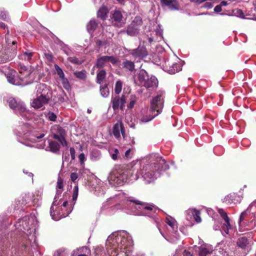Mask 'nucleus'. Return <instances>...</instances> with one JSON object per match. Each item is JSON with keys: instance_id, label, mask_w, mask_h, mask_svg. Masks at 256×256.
Listing matches in <instances>:
<instances>
[{"instance_id": "603ef678", "label": "nucleus", "mask_w": 256, "mask_h": 256, "mask_svg": "<svg viewBox=\"0 0 256 256\" xmlns=\"http://www.w3.org/2000/svg\"><path fill=\"white\" fill-rule=\"evenodd\" d=\"M0 18L4 20H6L8 16L4 12H2L0 14Z\"/></svg>"}, {"instance_id": "ea45409f", "label": "nucleus", "mask_w": 256, "mask_h": 256, "mask_svg": "<svg viewBox=\"0 0 256 256\" xmlns=\"http://www.w3.org/2000/svg\"><path fill=\"white\" fill-rule=\"evenodd\" d=\"M194 217L197 222H201V218L200 217V212L198 210L194 211Z\"/></svg>"}, {"instance_id": "774afa93", "label": "nucleus", "mask_w": 256, "mask_h": 256, "mask_svg": "<svg viewBox=\"0 0 256 256\" xmlns=\"http://www.w3.org/2000/svg\"><path fill=\"white\" fill-rule=\"evenodd\" d=\"M62 191L60 190H57V192L56 194H60L62 193Z\"/></svg>"}, {"instance_id": "052dcab7", "label": "nucleus", "mask_w": 256, "mask_h": 256, "mask_svg": "<svg viewBox=\"0 0 256 256\" xmlns=\"http://www.w3.org/2000/svg\"><path fill=\"white\" fill-rule=\"evenodd\" d=\"M0 28L2 29H5L6 26L4 22H0Z\"/></svg>"}, {"instance_id": "8fccbe9b", "label": "nucleus", "mask_w": 256, "mask_h": 256, "mask_svg": "<svg viewBox=\"0 0 256 256\" xmlns=\"http://www.w3.org/2000/svg\"><path fill=\"white\" fill-rule=\"evenodd\" d=\"M70 154L72 159L74 160L75 158H76V155H75L76 152H75L74 148H70Z\"/></svg>"}, {"instance_id": "6e6d98bb", "label": "nucleus", "mask_w": 256, "mask_h": 256, "mask_svg": "<svg viewBox=\"0 0 256 256\" xmlns=\"http://www.w3.org/2000/svg\"><path fill=\"white\" fill-rule=\"evenodd\" d=\"M63 139H64V140H60L59 142L62 144V145L63 146H68V142L66 140V138L64 137V136H63Z\"/></svg>"}, {"instance_id": "13d9d810", "label": "nucleus", "mask_w": 256, "mask_h": 256, "mask_svg": "<svg viewBox=\"0 0 256 256\" xmlns=\"http://www.w3.org/2000/svg\"><path fill=\"white\" fill-rule=\"evenodd\" d=\"M183 256H193L192 254L188 250H184L183 252Z\"/></svg>"}, {"instance_id": "412c9836", "label": "nucleus", "mask_w": 256, "mask_h": 256, "mask_svg": "<svg viewBox=\"0 0 256 256\" xmlns=\"http://www.w3.org/2000/svg\"><path fill=\"white\" fill-rule=\"evenodd\" d=\"M14 110L16 113L20 114L22 117H26V114L28 113L26 106L22 102L19 103V104H18L16 108Z\"/></svg>"}, {"instance_id": "a211bd4d", "label": "nucleus", "mask_w": 256, "mask_h": 256, "mask_svg": "<svg viewBox=\"0 0 256 256\" xmlns=\"http://www.w3.org/2000/svg\"><path fill=\"white\" fill-rule=\"evenodd\" d=\"M255 207L252 206H250L246 210L242 212L240 216L239 222L241 223L246 218L251 214H254V209Z\"/></svg>"}, {"instance_id": "3c124183", "label": "nucleus", "mask_w": 256, "mask_h": 256, "mask_svg": "<svg viewBox=\"0 0 256 256\" xmlns=\"http://www.w3.org/2000/svg\"><path fill=\"white\" fill-rule=\"evenodd\" d=\"M136 103V100H132L130 101L129 104L128 105V108H130V109L134 107Z\"/></svg>"}, {"instance_id": "e2e57ef3", "label": "nucleus", "mask_w": 256, "mask_h": 256, "mask_svg": "<svg viewBox=\"0 0 256 256\" xmlns=\"http://www.w3.org/2000/svg\"><path fill=\"white\" fill-rule=\"evenodd\" d=\"M254 222V226H252V228H254L256 226V220L254 219H253L250 222V223L251 224H252V223Z\"/></svg>"}, {"instance_id": "423d86ee", "label": "nucleus", "mask_w": 256, "mask_h": 256, "mask_svg": "<svg viewBox=\"0 0 256 256\" xmlns=\"http://www.w3.org/2000/svg\"><path fill=\"white\" fill-rule=\"evenodd\" d=\"M142 24L143 22L141 16H136L134 17L131 23L128 26L126 30L128 35L133 36L138 34Z\"/></svg>"}, {"instance_id": "f3484780", "label": "nucleus", "mask_w": 256, "mask_h": 256, "mask_svg": "<svg viewBox=\"0 0 256 256\" xmlns=\"http://www.w3.org/2000/svg\"><path fill=\"white\" fill-rule=\"evenodd\" d=\"M30 74V72L28 69L19 70L18 76L20 81L24 83V85L28 84V79Z\"/></svg>"}, {"instance_id": "7ed1b4c3", "label": "nucleus", "mask_w": 256, "mask_h": 256, "mask_svg": "<svg viewBox=\"0 0 256 256\" xmlns=\"http://www.w3.org/2000/svg\"><path fill=\"white\" fill-rule=\"evenodd\" d=\"M164 100L162 94H158L154 97L150 104V110L152 112H156V114L153 116H144L142 118L143 122H148L152 120L156 116L160 114L164 107Z\"/></svg>"}, {"instance_id": "9b49d317", "label": "nucleus", "mask_w": 256, "mask_h": 256, "mask_svg": "<svg viewBox=\"0 0 256 256\" xmlns=\"http://www.w3.org/2000/svg\"><path fill=\"white\" fill-rule=\"evenodd\" d=\"M112 107L114 110H116L120 108L124 110L126 102V98L124 94L120 97L118 96H116L112 98Z\"/></svg>"}, {"instance_id": "0e129e2a", "label": "nucleus", "mask_w": 256, "mask_h": 256, "mask_svg": "<svg viewBox=\"0 0 256 256\" xmlns=\"http://www.w3.org/2000/svg\"><path fill=\"white\" fill-rule=\"evenodd\" d=\"M20 66V70H22V69H28V68L25 66H22L20 64H19Z\"/></svg>"}, {"instance_id": "37998d69", "label": "nucleus", "mask_w": 256, "mask_h": 256, "mask_svg": "<svg viewBox=\"0 0 256 256\" xmlns=\"http://www.w3.org/2000/svg\"><path fill=\"white\" fill-rule=\"evenodd\" d=\"M78 158L80 160V162L81 165L84 164V162L86 160L85 155L84 153H81L78 156Z\"/></svg>"}, {"instance_id": "4c0bfd02", "label": "nucleus", "mask_w": 256, "mask_h": 256, "mask_svg": "<svg viewBox=\"0 0 256 256\" xmlns=\"http://www.w3.org/2000/svg\"><path fill=\"white\" fill-rule=\"evenodd\" d=\"M100 92L102 96L104 97H106L108 96L109 94V91L108 90V88L107 86H105L100 88Z\"/></svg>"}, {"instance_id": "a19ab883", "label": "nucleus", "mask_w": 256, "mask_h": 256, "mask_svg": "<svg viewBox=\"0 0 256 256\" xmlns=\"http://www.w3.org/2000/svg\"><path fill=\"white\" fill-rule=\"evenodd\" d=\"M234 11V14L236 16L241 18H244V14L242 10L236 9Z\"/></svg>"}, {"instance_id": "680f3d73", "label": "nucleus", "mask_w": 256, "mask_h": 256, "mask_svg": "<svg viewBox=\"0 0 256 256\" xmlns=\"http://www.w3.org/2000/svg\"><path fill=\"white\" fill-rule=\"evenodd\" d=\"M220 5L221 6H226L228 5V2L226 1L223 0L220 2Z\"/></svg>"}, {"instance_id": "c9c22d12", "label": "nucleus", "mask_w": 256, "mask_h": 256, "mask_svg": "<svg viewBox=\"0 0 256 256\" xmlns=\"http://www.w3.org/2000/svg\"><path fill=\"white\" fill-rule=\"evenodd\" d=\"M166 222L170 226L173 230L177 229V226H176V222L174 220H171L170 218H166Z\"/></svg>"}, {"instance_id": "39448f33", "label": "nucleus", "mask_w": 256, "mask_h": 256, "mask_svg": "<svg viewBox=\"0 0 256 256\" xmlns=\"http://www.w3.org/2000/svg\"><path fill=\"white\" fill-rule=\"evenodd\" d=\"M36 95L42 100V102L48 104L52 98V92L50 86L44 84H40L38 86Z\"/></svg>"}, {"instance_id": "aec40b11", "label": "nucleus", "mask_w": 256, "mask_h": 256, "mask_svg": "<svg viewBox=\"0 0 256 256\" xmlns=\"http://www.w3.org/2000/svg\"><path fill=\"white\" fill-rule=\"evenodd\" d=\"M128 200L130 202H132L136 204H138V205L144 206V209L145 210H153L154 206L152 204H148L145 202H143L139 200H134V198H130Z\"/></svg>"}, {"instance_id": "bf43d9fd", "label": "nucleus", "mask_w": 256, "mask_h": 256, "mask_svg": "<svg viewBox=\"0 0 256 256\" xmlns=\"http://www.w3.org/2000/svg\"><path fill=\"white\" fill-rule=\"evenodd\" d=\"M130 150L129 149L128 150H127L126 152H125V156L126 157V158H130Z\"/></svg>"}, {"instance_id": "f8f14e48", "label": "nucleus", "mask_w": 256, "mask_h": 256, "mask_svg": "<svg viewBox=\"0 0 256 256\" xmlns=\"http://www.w3.org/2000/svg\"><path fill=\"white\" fill-rule=\"evenodd\" d=\"M160 3L162 8H167L171 11L178 10L180 9L178 0H160Z\"/></svg>"}, {"instance_id": "0eeeda50", "label": "nucleus", "mask_w": 256, "mask_h": 256, "mask_svg": "<svg viewBox=\"0 0 256 256\" xmlns=\"http://www.w3.org/2000/svg\"><path fill=\"white\" fill-rule=\"evenodd\" d=\"M250 240L246 236H242L238 238L236 240V246L240 248L242 252L240 254H236V250L234 252V256H245L246 254V250L250 247Z\"/></svg>"}, {"instance_id": "72a5a7b5", "label": "nucleus", "mask_w": 256, "mask_h": 256, "mask_svg": "<svg viewBox=\"0 0 256 256\" xmlns=\"http://www.w3.org/2000/svg\"><path fill=\"white\" fill-rule=\"evenodd\" d=\"M68 60L72 64H81L84 62L83 60H80L78 58L75 56H70L68 58Z\"/></svg>"}, {"instance_id": "dca6fc26", "label": "nucleus", "mask_w": 256, "mask_h": 256, "mask_svg": "<svg viewBox=\"0 0 256 256\" xmlns=\"http://www.w3.org/2000/svg\"><path fill=\"white\" fill-rule=\"evenodd\" d=\"M168 64L166 62V66H169L168 70L169 73L170 74H174L182 70V66L180 63H172L171 62L168 61Z\"/></svg>"}, {"instance_id": "393cba45", "label": "nucleus", "mask_w": 256, "mask_h": 256, "mask_svg": "<svg viewBox=\"0 0 256 256\" xmlns=\"http://www.w3.org/2000/svg\"><path fill=\"white\" fill-rule=\"evenodd\" d=\"M49 148L50 152L54 153H57L60 151V145L56 142L50 141L49 142Z\"/></svg>"}, {"instance_id": "cd10ccee", "label": "nucleus", "mask_w": 256, "mask_h": 256, "mask_svg": "<svg viewBox=\"0 0 256 256\" xmlns=\"http://www.w3.org/2000/svg\"><path fill=\"white\" fill-rule=\"evenodd\" d=\"M34 53L32 52H23L22 54L19 56L20 59L24 60L30 62L32 58Z\"/></svg>"}, {"instance_id": "6ab92c4d", "label": "nucleus", "mask_w": 256, "mask_h": 256, "mask_svg": "<svg viewBox=\"0 0 256 256\" xmlns=\"http://www.w3.org/2000/svg\"><path fill=\"white\" fill-rule=\"evenodd\" d=\"M108 10L106 6H101L97 12V16L102 20H105L108 18Z\"/></svg>"}, {"instance_id": "bb28decb", "label": "nucleus", "mask_w": 256, "mask_h": 256, "mask_svg": "<svg viewBox=\"0 0 256 256\" xmlns=\"http://www.w3.org/2000/svg\"><path fill=\"white\" fill-rule=\"evenodd\" d=\"M106 76V72L102 70L100 71L96 75V82L98 84H101Z\"/></svg>"}, {"instance_id": "473e14b6", "label": "nucleus", "mask_w": 256, "mask_h": 256, "mask_svg": "<svg viewBox=\"0 0 256 256\" xmlns=\"http://www.w3.org/2000/svg\"><path fill=\"white\" fill-rule=\"evenodd\" d=\"M122 82L120 80H117L115 84L114 92L118 94L122 91Z\"/></svg>"}, {"instance_id": "a18cd8bd", "label": "nucleus", "mask_w": 256, "mask_h": 256, "mask_svg": "<svg viewBox=\"0 0 256 256\" xmlns=\"http://www.w3.org/2000/svg\"><path fill=\"white\" fill-rule=\"evenodd\" d=\"M44 56L49 61V62H52L53 60V56L51 52H47L44 53Z\"/></svg>"}, {"instance_id": "4d7b16f0", "label": "nucleus", "mask_w": 256, "mask_h": 256, "mask_svg": "<svg viewBox=\"0 0 256 256\" xmlns=\"http://www.w3.org/2000/svg\"><path fill=\"white\" fill-rule=\"evenodd\" d=\"M204 6L207 8H210L212 7V4L210 2H206L204 4Z\"/></svg>"}, {"instance_id": "5701e85b", "label": "nucleus", "mask_w": 256, "mask_h": 256, "mask_svg": "<svg viewBox=\"0 0 256 256\" xmlns=\"http://www.w3.org/2000/svg\"><path fill=\"white\" fill-rule=\"evenodd\" d=\"M90 253V250L86 247H82L78 250L77 252H74L72 256H88Z\"/></svg>"}, {"instance_id": "864d4df0", "label": "nucleus", "mask_w": 256, "mask_h": 256, "mask_svg": "<svg viewBox=\"0 0 256 256\" xmlns=\"http://www.w3.org/2000/svg\"><path fill=\"white\" fill-rule=\"evenodd\" d=\"M222 6L220 4L217 5L214 8V11L216 12H222Z\"/></svg>"}, {"instance_id": "49530a36", "label": "nucleus", "mask_w": 256, "mask_h": 256, "mask_svg": "<svg viewBox=\"0 0 256 256\" xmlns=\"http://www.w3.org/2000/svg\"><path fill=\"white\" fill-rule=\"evenodd\" d=\"M114 153L112 154L111 156L114 160H116L118 158V154L119 152L116 148L114 149Z\"/></svg>"}, {"instance_id": "ddd939ff", "label": "nucleus", "mask_w": 256, "mask_h": 256, "mask_svg": "<svg viewBox=\"0 0 256 256\" xmlns=\"http://www.w3.org/2000/svg\"><path fill=\"white\" fill-rule=\"evenodd\" d=\"M218 212L224 220V223L222 226V229L226 234H228L229 230L232 228V227L230 224V218L224 209L218 208Z\"/></svg>"}, {"instance_id": "2eb2a0df", "label": "nucleus", "mask_w": 256, "mask_h": 256, "mask_svg": "<svg viewBox=\"0 0 256 256\" xmlns=\"http://www.w3.org/2000/svg\"><path fill=\"white\" fill-rule=\"evenodd\" d=\"M120 132L124 138L125 130L124 124L121 121H118L114 126L112 134L116 138H118L120 136Z\"/></svg>"}, {"instance_id": "e433bc0d", "label": "nucleus", "mask_w": 256, "mask_h": 256, "mask_svg": "<svg viewBox=\"0 0 256 256\" xmlns=\"http://www.w3.org/2000/svg\"><path fill=\"white\" fill-rule=\"evenodd\" d=\"M54 68L58 75L59 76L60 78H63L64 76V74L62 70V69L58 65L55 64Z\"/></svg>"}, {"instance_id": "1a4fd4ad", "label": "nucleus", "mask_w": 256, "mask_h": 256, "mask_svg": "<svg viewBox=\"0 0 256 256\" xmlns=\"http://www.w3.org/2000/svg\"><path fill=\"white\" fill-rule=\"evenodd\" d=\"M8 81L14 84L16 86H23L24 83L22 82L20 79L16 72L14 70H10L7 74H5Z\"/></svg>"}, {"instance_id": "4468645a", "label": "nucleus", "mask_w": 256, "mask_h": 256, "mask_svg": "<svg viewBox=\"0 0 256 256\" xmlns=\"http://www.w3.org/2000/svg\"><path fill=\"white\" fill-rule=\"evenodd\" d=\"M112 20L114 25L118 28L122 27L125 24L122 14L120 10H116L114 12Z\"/></svg>"}, {"instance_id": "c85d7f7f", "label": "nucleus", "mask_w": 256, "mask_h": 256, "mask_svg": "<svg viewBox=\"0 0 256 256\" xmlns=\"http://www.w3.org/2000/svg\"><path fill=\"white\" fill-rule=\"evenodd\" d=\"M74 76L81 80H84L86 79V72L85 70H83L82 71H76L74 72Z\"/></svg>"}, {"instance_id": "de8ad7c7", "label": "nucleus", "mask_w": 256, "mask_h": 256, "mask_svg": "<svg viewBox=\"0 0 256 256\" xmlns=\"http://www.w3.org/2000/svg\"><path fill=\"white\" fill-rule=\"evenodd\" d=\"M48 118L50 120L54 122L56 120V116L54 113L52 112L49 114Z\"/></svg>"}, {"instance_id": "338daca9", "label": "nucleus", "mask_w": 256, "mask_h": 256, "mask_svg": "<svg viewBox=\"0 0 256 256\" xmlns=\"http://www.w3.org/2000/svg\"><path fill=\"white\" fill-rule=\"evenodd\" d=\"M68 204V201H65L63 202V204H62V206H64V207H66Z\"/></svg>"}, {"instance_id": "f257e3e1", "label": "nucleus", "mask_w": 256, "mask_h": 256, "mask_svg": "<svg viewBox=\"0 0 256 256\" xmlns=\"http://www.w3.org/2000/svg\"><path fill=\"white\" fill-rule=\"evenodd\" d=\"M106 245L108 253L110 256H128L131 251L130 242L120 235L108 237Z\"/></svg>"}, {"instance_id": "f704fd0d", "label": "nucleus", "mask_w": 256, "mask_h": 256, "mask_svg": "<svg viewBox=\"0 0 256 256\" xmlns=\"http://www.w3.org/2000/svg\"><path fill=\"white\" fill-rule=\"evenodd\" d=\"M62 83L63 85L64 88L66 90H68L70 88V84L66 78L64 76L63 78H60Z\"/></svg>"}, {"instance_id": "7c9ffc66", "label": "nucleus", "mask_w": 256, "mask_h": 256, "mask_svg": "<svg viewBox=\"0 0 256 256\" xmlns=\"http://www.w3.org/2000/svg\"><path fill=\"white\" fill-rule=\"evenodd\" d=\"M199 256H211L212 255V252L205 248H200L198 252Z\"/></svg>"}, {"instance_id": "20e7f679", "label": "nucleus", "mask_w": 256, "mask_h": 256, "mask_svg": "<svg viewBox=\"0 0 256 256\" xmlns=\"http://www.w3.org/2000/svg\"><path fill=\"white\" fill-rule=\"evenodd\" d=\"M138 78L140 84L146 88L156 86L158 83V80L155 77L149 78L148 72L144 70H140Z\"/></svg>"}, {"instance_id": "69168bd1", "label": "nucleus", "mask_w": 256, "mask_h": 256, "mask_svg": "<svg viewBox=\"0 0 256 256\" xmlns=\"http://www.w3.org/2000/svg\"><path fill=\"white\" fill-rule=\"evenodd\" d=\"M44 136V134H42L40 136H37L36 138L38 139H40V138H42Z\"/></svg>"}, {"instance_id": "6e6552de", "label": "nucleus", "mask_w": 256, "mask_h": 256, "mask_svg": "<svg viewBox=\"0 0 256 256\" xmlns=\"http://www.w3.org/2000/svg\"><path fill=\"white\" fill-rule=\"evenodd\" d=\"M118 62V59L114 56H104L98 58L95 66L98 68H101L104 67L108 62L114 64Z\"/></svg>"}, {"instance_id": "f03ea898", "label": "nucleus", "mask_w": 256, "mask_h": 256, "mask_svg": "<svg viewBox=\"0 0 256 256\" xmlns=\"http://www.w3.org/2000/svg\"><path fill=\"white\" fill-rule=\"evenodd\" d=\"M169 168L166 161L158 154L151 156L150 163L142 170V174L145 178L154 180L160 176V172L165 171Z\"/></svg>"}, {"instance_id": "c756f323", "label": "nucleus", "mask_w": 256, "mask_h": 256, "mask_svg": "<svg viewBox=\"0 0 256 256\" xmlns=\"http://www.w3.org/2000/svg\"><path fill=\"white\" fill-rule=\"evenodd\" d=\"M8 104L9 106L14 110H15L18 104H19V103L20 102H18L14 98H10L8 100Z\"/></svg>"}, {"instance_id": "09e8293b", "label": "nucleus", "mask_w": 256, "mask_h": 256, "mask_svg": "<svg viewBox=\"0 0 256 256\" xmlns=\"http://www.w3.org/2000/svg\"><path fill=\"white\" fill-rule=\"evenodd\" d=\"M78 174L76 172H72L70 174V180L73 182H74L75 180L78 178Z\"/></svg>"}, {"instance_id": "2f4dec72", "label": "nucleus", "mask_w": 256, "mask_h": 256, "mask_svg": "<svg viewBox=\"0 0 256 256\" xmlns=\"http://www.w3.org/2000/svg\"><path fill=\"white\" fill-rule=\"evenodd\" d=\"M58 131L60 134L58 135V134H54L53 136V138L56 140H57L58 142L60 140H64L63 139V136L65 133L64 130L62 128L60 127L58 128Z\"/></svg>"}, {"instance_id": "a878e982", "label": "nucleus", "mask_w": 256, "mask_h": 256, "mask_svg": "<svg viewBox=\"0 0 256 256\" xmlns=\"http://www.w3.org/2000/svg\"><path fill=\"white\" fill-rule=\"evenodd\" d=\"M122 66L124 68L130 72L133 71L134 69V64L130 60H125L122 62Z\"/></svg>"}, {"instance_id": "9d476101", "label": "nucleus", "mask_w": 256, "mask_h": 256, "mask_svg": "<svg viewBox=\"0 0 256 256\" xmlns=\"http://www.w3.org/2000/svg\"><path fill=\"white\" fill-rule=\"evenodd\" d=\"M130 54L137 62L146 58L148 54L146 48L144 46H140L132 50Z\"/></svg>"}, {"instance_id": "c03bdc74", "label": "nucleus", "mask_w": 256, "mask_h": 256, "mask_svg": "<svg viewBox=\"0 0 256 256\" xmlns=\"http://www.w3.org/2000/svg\"><path fill=\"white\" fill-rule=\"evenodd\" d=\"M96 46L100 48L102 46L106 45V41H102L100 40H96Z\"/></svg>"}, {"instance_id": "b1692460", "label": "nucleus", "mask_w": 256, "mask_h": 256, "mask_svg": "<svg viewBox=\"0 0 256 256\" xmlns=\"http://www.w3.org/2000/svg\"><path fill=\"white\" fill-rule=\"evenodd\" d=\"M47 103L45 102H42V100L39 96L34 100L32 102V106L35 108H42L44 104Z\"/></svg>"}, {"instance_id": "79ce46f5", "label": "nucleus", "mask_w": 256, "mask_h": 256, "mask_svg": "<svg viewBox=\"0 0 256 256\" xmlns=\"http://www.w3.org/2000/svg\"><path fill=\"white\" fill-rule=\"evenodd\" d=\"M64 181L61 178H58L57 182L56 188L62 190L64 188Z\"/></svg>"}, {"instance_id": "58836bf2", "label": "nucleus", "mask_w": 256, "mask_h": 256, "mask_svg": "<svg viewBox=\"0 0 256 256\" xmlns=\"http://www.w3.org/2000/svg\"><path fill=\"white\" fill-rule=\"evenodd\" d=\"M78 186H74L73 188V194L72 200L73 201H76L78 198Z\"/></svg>"}, {"instance_id": "5fc2aeb1", "label": "nucleus", "mask_w": 256, "mask_h": 256, "mask_svg": "<svg viewBox=\"0 0 256 256\" xmlns=\"http://www.w3.org/2000/svg\"><path fill=\"white\" fill-rule=\"evenodd\" d=\"M192 2H194L197 4H200L204 2H206L207 0H190Z\"/></svg>"}, {"instance_id": "4be33fe9", "label": "nucleus", "mask_w": 256, "mask_h": 256, "mask_svg": "<svg viewBox=\"0 0 256 256\" xmlns=\"http://www.w3.org/2000/svg\"><path fill=\"white\" fill-rule=\"evenodd\" d=\"M98 24L95 19H92L88 23L86 28L89 33L94 32L98 26Z\"/></svg>"}]
</instances>
